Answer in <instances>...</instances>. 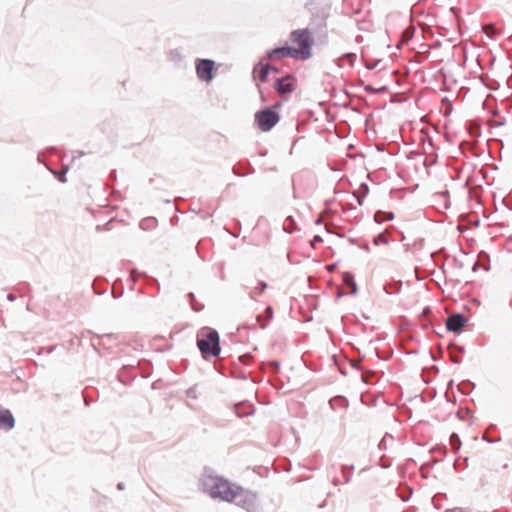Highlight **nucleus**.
Instances as JSON below:
<instances>
[{
	"instance_id": "nucleus-1",
	"label": "nucleus",
	"mask_w": 512,
	"mask_h": 512,
	"mask_svg": "<svg viewBox=\"0 0 512 512\" xmlns=\"http://www.w3.org/2000/svg\"><path fill=\"white\" fill-rule=\"evenodd\" d=\"M201 488L213 499L231 502L236 485L219 476L204 474L201 479Z\"/></svg>"
},
{
	"instance_id": "nucleus-2",
	"label": "nucleus",
	"mask_w": 512,
	"mask_h": 512,
	"mask_svg": "<svg viewBox=\"0 0 512 512\" xmlns=\"http://www.w3.org/2000/svg\"><path fill=\"white\" fill-rule=\"evenodd\" d=\"M197 346L205 359L218 356L221 352L219 333L215 329H203L197 336Z\"/></svg>"
},
{
	"instance_id": "nucleus-3",
	"label": "nucleus",
	"mask_w": 512,
	"mask_h": 512,
	"mask_svg": "<svg viewBox=\"0 0 512 512\" xmlns=\"http://www.w3.org/2000/svg\"><path fill=\"white\" fill-rule=\"evenodd\" d=\"M231 502H234L237 506L248 512H258L260 510L257 494L253 491L245 490L237 485L234 489L233 499H231Z\"/></svg>"
},
{
	"instance_id": "nucleus-4",
	"label": "nucleus",
	"mask_w": 512,
	"mask_h": 512,
	"mask_svg": "<svg viewBox=\"0 0 512 512\" xmlns=\"http://www.w3.org/2000/svg\"><path fill=\"white\" fill-rule=\"evenodd\" d=\"M277 107H280V103H276L272 107H266L255 113L254 121L259 130L268 132L279 122L280 115L274 110V108Z\"/></svg>"
},
{
	"instance_id": "nucleus-5",
	"label": "nucleus",
	"mask_w": 512,
	"mask_h": 512,
	"mask_svg": "<svg viewBox=\"0 0 512 512\" xmlns=\"http://www.w3.org/2000/svg\"><path fill=\"white\" fill-rule=\"evenodd\" d=\"M290 39L298 45L299 49L297 50L301 59L306 60L311 57V48L314 40L307 28L293 30L290 34Z\"/></svg>"
},
{
	"instance_id": "nucleus-6",
	"label": "nucleus",
	"mask_w": 512,
	"mask_h": 512,
	"mask_svg": "<svg viewBox=\"0 0 512 512\" xmlns=\"http://www.w3.org/2000/svg\"><path fill=\"white\" fill-rule=\"evenodd\" d=\"M215 62L211 59H198L196 62V73L198 78L204 82H210L213 79Z\"/></svg>"
},
{
	"instance_id": "nucleus-7",
	"label": "nucleus",
	"mask_w": 512,
	"mask_h": 512,
	"mask_svg": "<svg viewBox=\"0 0 512 512\" xmlns=\"http://www.w3.org/2000/svg\"><path fill=\"white\" fill-rule=\"evenodd\" d=\"M286 57L296 59L299 57V51L294 47L285 45L282 47H276L267 52V58L272 61L280 60Z\"/></svg>"
},
{
	"instance_id": "nucleus-8",
	"label": "nucleus",
	"mask_w": 512,
	"mask_h": 512,
	"mask_svg": "<svg viewBox=\"0 0 512 512\" xmlns=\"http://www.w3.org/2000/svg\"><path fill=\"white\" fill-rule=\"evenodd\" d=\"M467 322L468 319L462 313H453L446 319V329L451 332L460 333Z\"/></svg>"
},
{
	"instance_id": "nucleus-9",
	"label": "nucleus",
	"mask_w": 512,
	"mask_h": 512,
	"mask_svg": "<svg viewBox=\"0 0 512 512\" xmlns=\"http://www.w3.org/2000/svg\"><path fill=\"white\" fill-rule=\"evenodd\" d=\"M293 77L287 74L284 77L277 78L274 83V89L279 95H286L294 91Z\"/></svg>"
},
{
	"instance_id": "nucleus-10",
	"label": "nucleus",
	"mask_w": 512,
	"mask_h": 512,
	"mask_svg": "<svg viewBox=\"0 0 512 512\" xmlns=\"http://www.w3.org/2000/svg\"><path fill=\"white\" fill-rule=\"evenodd\" d=\"M15 427V418L11 411L0 407V430L10 431Z\"/></svg>"
},
{
	"instance_id": "nucleus-11",
	"label": "nucleus",
	"mask_w": 512,
	"mask_h": 512,
	"mask_svg": "<svg viewBox=\"0 0 512 512\" xmlns=\"http://www.w3.org/2000/svg\"><path fill=\"white\" fill-rule=\"evenodd\" d=\"M271 69H272V65L271 64H269V63H266V64L259 63V64H257L253 68V75L255 76V74L258 73V79L261 82H266L267 78H268V75L271 72Z\"/></svg>"
},
{
	"instance_id": "nucleus-12",
	"label": "nucleus",
	"mask_w": 512,
	"mask_h": 512,
	"mask_svg": "<svg viewBox=\"0 0 512 512\" xmlns=\"http://www.w3.org/2000/svg\"><path fill=\"white\" fill-rule=\"evenodd\" d=\"M342 281H343V284L350 289L349 293L350 294H356L357 292V285H356V282L354 280V276L352 273L350 272H345L343 273L342 275Z\"/></svg>"
},
{
	"instance_id": "nucleus-13",
	"label": "nucleus",
	"mask_w": 512,
	"mask_h": 512,
	"mask_svg": "<svg viewBox=\"0 0 512 512\" xmlns=\"http://www.w3.org/2000/svg\"><path fill=\"white\" fill-rule=\"evenodd\" d=\"M138 276H143L146 279L147 284L155 285L157 287V291H160V284L156 278L148 276L146 273H139L137 269H132L130 272V277L133 279V281H136Z\"/></svg>"
},
{
	"instance_id": "nucleus-14",
	"label": "nucleus",
	"mask_w": 512,
	"mask_h": 512,
	"mask_svg": "<svg viewBox=\"0 0 512 512\" xmlns=\"http://www.w3.org/2000/svg\"><path fill=\"white\" fill-rule=\"evenodd\" d=\"M329 405H330L331 409H333V410H338V409L345 410L348 407L349 402L343 396H335L329 401Z\"/></svg>"
},
{
	"instance_id": "nucleus-15",
	"label": "nucleus",
	"mask_w": 512,
	"mask_h": 512,
	"mask_svg": "<svg viewBox=\"0 0 512 512\" xmlns=\"http://www.w3.org/2000/svg\"><path fill=\"white\" fill-rule=\"evenodd\" d=\"M464 351H465V349L463 346L451 344L450 348H449V353H450L452 362H454L455 364H459L461 362V357L459 355L463 354Z\"/></svg>"
},
{
	"instance_id": "nucleus-16",
	"label": "nucleus",
	"mask_w": 512,
	"mask_h": 512,
	"mask_svg": "<svg viewBox=\"0 0 512 512\" xmlns=\"http://www.w3.org/2000/svg\"><path fill=\"white\" fill-rule=\"evenodd\" d=\"M235 412L238 417H246L253 414V406L250 404L240 403L235 406Z\"/></svg>"
},
{
	"instance_id": "nucleus-17",
	"label": "nucleus",
	"mask_w": 512,
	"mask_h": 512,
	"mask_svg": "<svg viewBox=\"0 0 512 512\" xmlns=\"http://www.w3.org/2000/svg\"><path fill=\"white\" fill-rule=\"evenodd\" d=\"M394 218V214L392 212H386V211H377L374 214V220L377 223H383L386 221H390Z\"/></svg>"
},
{
	"instance_id": "nucleus-18",
	"label": "nucleus",
	"mask_w": 512,
	"mask_h": 512,
	"mask_svg": "<svg viewBox=\"0 0 512 512\" xmlns=\"http://www.w3.org/2000/svg\"><path fill=\"white\" fill-rule=\"evenodd\" d=\"M475 388V384L470 380H464L458 385V390L464 395H468Z\"/></svg>"
},
{
	"instance_id": "nucleus-19",
	"label": "nucleus",
	"mask_w": 512,
	"mask_h": 512,
	"mask_svg": "<svg viewBox=\"0 0 512 512\" xmlns=\"http://www.w3.org/2000/svg\"><path fill=\"white\" fill-rule=\"evenodd\" d=\"M356 60V54L355 53H345L340 58L337 59V65L339 67H343V62L347 61L349 65L352 67Z\"/></svg>"
},
{
	"instance_id": "nucleus-20",
	"label": "nucleus",
	"mask_w": 512,
	"mask_h": 512,
	"mask_svg": "<svg viewBox=\"0 0 512 512\" xmlns=\"http://www.w3.org/2000/svg\"><path fill=\"white\" fill-rule=\"evenodd\" d=\"M401 287H402L401 281H394L392 283L386 284L384 286V290L386 291L387 294H393V293L399 292Z\"/></svg>"
},
{
	"instance_id": "nucleus-21",
	"label": "nucleus",
	"mask_w": 512,
	"mask_h": 512,
	"mask_svg": "<svg viewBox=\"0 0 512 512\" xmlns=\"http://www.w3.org/2000/svg\"><path fill=\"white\" fill-rule=\"evenodd\" d=\"M449 442L452 450L456 453L461 447V440L457 433H452L449 437Z\"/></svg>"
},
{
	"instance_id": "nucleus-22",
	"label": "nucleus",
	"mask_w": 512,
	"mask_h": 512,
	"mask_svg": "<svg viewBox=\"0 0 512 512\" xmlns=\"http://www.w3.org/2000/svg\"><path fill=\"white\" fill-rule=\"evenodd\" d=\"M187 297L189 299V303L191 305V308L194 311L199 312V311L204 309V305L197 302L194 293H192V292L188 293Z\"/></svg>"
},
{
	"instance_id": "nucleus-23",
	"label": "nucleus",
	"mask_w": 512,
	"mask_h": 512,
	"mask_svg": "<svg viewBox=\"0 0 512 512\" xmlns=\"http://www.w3.org/2000/svg\"><path fill=\"white\" fill-rule=\"evenodd\" d=\"M353 470H354V466L353 465H351V466L343 465L342 466V474H343L345 483H349L350 482V480H351V472Z\"/></svg>"
},
{
	"instance_id": "nucleus-24",
	"label": "nucleus",
	"mask_w": 512,
	"mask_h": 512,
	"mask_svg": "<svg viewBox=\"0 0 512 512\" xmlns=\"http://www.w3.org/2000/svg\"><path fill=\"white\" fill-rule=\"evenodd\" d=\"M412 489L408 486H405L402 490L399 491L398 496L402 501L406 502L410 499L412 495Z\"/></svg>"
},
{
	"instance_id": "nucleus-25",
	"label": "nucleus",
	"mask_w": 512,
	"mask_h": 512,
	"mask_svg": "<svg viewBox=\"0 0 512 512\" xmlns=\"http://www.w3.org/2000/svg\"><path fill=\"white\" fill-rule=\"evenodd\" d=\"M248 166L250 169L248 172L242 171L241 167L238 165L233 166L232 171L236 176H245L246 174L254 173V171H255L254 168L250 164H248Z\"/></svg>"
},
{
	"instance_id": "nucleus-26",
	"label": "nucleus",
	"mask_w": 512,
	"mask_h": 512,
	"mask_svg": "<svg viewBox=\"0 0 512 512\" xmlns=\"http://www.w3.org/2000/svg\"><path fill=\"white\" fill-rule=\"evenodd\" d=\"M266 288H267V283L265 281H259L258 282V287H257V289L259 290L258 293L250 292L249 293V298L253 299V300L256 299V294L263 293Z\"/></svg>"
},
{
	"instance_id": "nucleus-27",
	"label": "nucleus",
	"mask_w": 512,
	"mask_h": 512,
	"mask_svg": "<svg viewBox=\"0 0 512 512\" xmlns=\"http://www.w3.org/2000/svg\"><path fill=\"white\" fill-rule=\"evenodd\" d=\"M155 222L154 218H145L140 222V228L143 230L149 229L155 225Z\"/></svg>"
},
{
	"instance_id": "nucleus-28",
	"label": "nucleus",
	"mask_w": 512,
	"mask_h": 512,
	"mask_svg": "<svg viewBox=\"0 0 512 512\" xmlns=\"http://www.w3.org/2000/svg\"><path fill=\"white\" fill-rule=\"evenodd\" d=\"M373 243L375 245L388 244L389 240L384 234L380 233L373 238Z\"/></svg>"
},
{
	"instance_id": "nucleus-29",
	"label": "nucleus",
	"mask_w": 512,
	"mask_h": 512,
	"mask_svg": "<svg viewBox=\"0 0 512 512\" xmlns=\"http://www.w3.org/2000/svg\"><path fill=\"white\" fill-rule=\"evenodd\" d=\"M67 171H68V167H63L60 172L52 171V173L58 177L60 182L65 183L66 182L65 174L67 173Z\"/></svg>"
},
{
	"instance_id": "nucleus-30",
	"label": "nucleus",
	"mask_w": 512,
	"mask_h": 512,
	"mask_svg": "<svg viewBox=\"0 0 512 512\" xmlns=\"http://www.w3.org/2000/svg\"><path fill=\"white\" fill-rule=\"evenodd\" d=\"M286 222H289V225H285V226H284V230H285L286 232H288V233H293V231H294V228H293V227H294V225H295V221H294L293 217H292V216H288V217L286 218Z\"/></svg>"
},
{
	"instance_id": "nucleus-31",
	"label": "nucleus",
	"mask_w": 512,
	"mask_h": 512,
	"mask_svg": "<svg viewBox=\"0 0 512 512\" xmlns=\"http://www.w3.org/2000/svg\"><path fill=\"white\" fill-rule=\"evenodd\" d=\"M267 364L274 374H277L279 372V370H280V362L279 361L272 360V361H269Z\"/></svg>"
},
{
	"instance_id": "nucleus-32",
	"label": "nucleus",
	"mask_w": 512,
	"mask_h": 512,
	"mask_svg": "<svg viewBox=\"0 0 512 512\" xmlns=\"http://www.w3.org/2000/svg\"><path fill=\"white\" fill-rule=\"evenodd\" d=\"M123 293H124V290L122 287L116 288V286L114 285L113 291H112L113 298H115V299L120 298V297H122Z\"/></svg>"
},
{
	"instance_id": "nucleus-33",
	"label": "nucleus",
	"mask_w": 512,
	"mask_h": 512,
	"mask_svg": "<svg viewBox=\"0 0 512 512\" xmlns=\"http://www.w3.org/2000/svg\"><path fill=\"white\" fill-rule=\"evenodd\" d=\"M256 320H257V322H259L261 329H265L267 327L268 323L263 315H261V314L257 315Z\"/></svg>"
},
{
	"instance_id": "nucleus-34",
	"label": "nucleus",
	"mask_w": 512,
	"mask_h": 512,
	"mask_svg": "<svg viewBox=\"0 0 512 512\" xmlns=\"http://www.w3.org/2000/svg\"><path fill=\"white\" fill-rule=\"evenodd\" d=\"M186 395L188 398L196 399L197 398V390L196 387H190L186 390Z\"/></svg>"
},
{
	"instance_id": "nucleus-35",
	"label": "nucleus",
	"mask_w": 512,
	"mask_h": 512,
	"mask_svg": "<svg viewBox=\"0 0 512 512\" xmlns=\"http://www.w3.org/2000/svg\"><path fill=\"white\" fill-rule=\"evenodd\" d=\"M273 317V309L271 306H267L265 309V319L267 320V323L272 319Z\"/></svg>"
},
{
	"instance_id": "nucleus-36",
	"label": "nucleus",
	"mask_w": 512,
	"mask_h": 512,
	"mask_svg": "<svg viewBox=\"0 0 512 512\" xmlns=\"http://www.w3.org/2000/svg\"><path fill=\"white\" fill-rule=\"evenodd\" d=\"M251 359H252L251 354H244L239 357L240 362L243 364H248L251 361Z\"/></svg>"
},
{
	"instance_id": "nucleus-37",
	"label": "nucleus",
	"mask_w": 512,
	"mask_h": 512,
	"mask_svg": "<svg viewBox=\"0 0 512 512\" xmlns=\"http://www.w3.org/2000/svg\"><path fill=\"white\" fill-rule=\"evenodd\" d=\"M322 242H323L322 237L320 235H315L313 237V239L311 240V246L313 248H315L317 244L322 243Z\"/></svg>"
},
{
	"instance_id": "nucleus-38",
	"label": "nucleus",
	"mask_w": 512,
	"mask_h": 512,
	"mask_svg": "<svg viewBox=\"0 0 512 512\" xmlns=\"http://www.w3.org/2000/svg\"><path fill=\"white\" fill-rule=\"evenodd\" d=\"M379 62H380V61L378 60V61H376L375 63H371V64H370V63H366L365 65H366V68H367L368 70H372V69H374V68H376V67H377V65H378V63H379Z\"/></svg>"
},
{
	"instance_id": "nucleus-39",
	"label": "nucleus",
	"mask_w": 512,
	"mask_h": 512,
	"mask_svg": "<svg viewBox=\"0 0 512 512\" xmlns=\"http://www.w3.org/2000/svg\"><path fill=\"white\" fill-rule=\"evenodd\" d=\"M360 189L363 191V196H365L369 191L368 185L365 183L361 184Z\"/></svg>"
},
{
	"instance_id": "nucleus-40",
	"label": "nucleus",
	"mask_w": 512,
	"mask_h": 512,
	"mask_svg": "<svg viewBox=\"0 0 512 512\" xmlns=\"http://www.w3.org/2000/svg\"><path fill=\"white\" fill-rule=\"evenodd\" d=\"M364 90L366 92H370V93H375L376 92V89H374L371 85H365L364 86Z\"/></svg>"
},
{
	"instance_id": "nucleus-41",
	"label": "nucleus",
	"mask_w": 512,
	"mask_h": 512,
	"mask_svg": "<svg viewBox=\"0 0 512 512\" xmlns=\"http://www.w3.org/2000/svg\"><path fill=\"white\" fill-rule=\"evenodd\" d=\"M6 298H7L8 301H11V302L16 300V296L14 294H12V293H8L6 295Z\"/></svg>"
},
{
	"instance_id": "nucleus-42",
	"label": "nucleus",
	"mask_w": 512,
	"mask_h": 512,
	"mask_svg": "<svg viewBox=\"0 0 512 512\" xmlns=\"http://www.w3.org/2000/svg\"><path fill=\"white\" fill-rule=\"evenodd\" d=\"M386 448V444H385V437L380 441L379 443V449H385Z\"/></svg>"
},
{
	"instance_id": "nucleus-43",
	"label": "nucleus",
	"mask_w": 512,
	"mask_h": 512,
	"mask_svg": "<svg viewBox=\"0 0 512 512\" xmlns=\"http://www.w3.org/2000/svg\"><path fill=\"white\" fill-rule=\"evenodd\" d=\"M332 484H333L334 486H338V485L340 484L339 479H338L337 477H335V478L332 480Z\"/></svg>"
},
{
	"instance_id": "nucleus-44",
	"label": "nucleus",
	"mask_w": 512,
	"mask_h": 512,
	"mask_svg": "<svg viewBox=\"0 0 512 512\" xmlns=\"http://www.w3.org/2000/svg\"><path fill=\"white\" fill-rule=\"evenodd\" d=\"M117 489H118V490H124V489H125V485H124V483H122V482L118 483V484H117Z\"/></svg>"
},
{
	"instance_id": "nucleus-45",
	"label": "nucleus",
	"mask_w": 512,
	"mask_h": 512,
	"mask_svg": "<svg viewBox=\"0 0 512 512\" xmlns=\"http://www.w3.org/2000/svg\"><path fill=\"white\" fill-rule=\"evenodd\" d=\"M271 71L275 74H278L279 73V68L275 67V66H272V69Z\"/></svg>"
},
{
	"instance_id": "nucleus-46",
	"label": "nucleus",
	"mask_w": 512,
	"mask_h": 512,
	"mask_svg": "<svg viewBox=\"0 0 512 512\" xmlns=\"http://www.w3.org/2000/svg\"><path fill=\"white\" fill-rule=\"evenodd\" d=\"M361 248H362V249H364L365 251H369V250H370V248H369V245H368V244H363V245L361 246Z\"/></svg>"
},
{
	"instance_id": "nucleus-47",
	"label": "nucleus",
	"mask_w": 512,
	"mask_h": 512,
	"mask_svg": "<svg viewBox=\"0 0 512 512\" xmlns=\"http://www.w3.org/2000/svg\"><path fill=\"white\" fill-rule=\"evenodd\" d=\"M94 289H95V292H96L97 294H99V295H102V294L104 293L103 291H101V289H98V290H97L95 287H94Z\"/></svg>"
},
{
	"instance_id": "nucleus-48",
	"label": "nucleus",
	"mask_w": 512,
	"mask_h": 512,
	"mask_svg": "<svg viewBox=\"0 0 512 512\" xmlns=\"http://www.w3.org/2000/svg\"><path fill=\"white\" fill-rule=\"evenodd\" d=\"M94 289H95V292H96L97 294H99V295H102V294L104 293L103 291H101V289H98V290H97L95 287H94Z\"/></svg>"
},
{
	"instance_id": "nucleus-49",
	"label": "nucleus",
	"mask_w": 512,
	"mask_h": 512,
	"mask_svg": "<svg viewBox=\"0 0 512 512\" xmlns=\"http://www.w3.org/2000/svg\"><path fill=\"white\" fill-rule=\"evenodd\" d=\"M429 312H430V308L427 307L426 309L423 310L422 314L425 315Z\"/></svg>"
},
{
	"instance_id": "nucleus-50",
	"label": "nucleus",
	"mask_w": 512,
	"mask_h": 512,
	"mask_svg": "<svg viewBox=\"0 0 512 512\" xmlns=\"http://www.w3.org/2000/svg\"><path fill=\"white\" fill-rule=\"evenodd\" d=\"M357 201H358L359 205H362V203H363V200H362V198H360V197H357Z\"/></svg>"
},
{
	"instance_id": "nucleus-51",
	"label": "nucleus",
	"mask_w": 512,
	"mask_h": 512,
	"mask_svg": "<svg viewBox=\"0 0 512 512\" xmlns=\"http://www.w3.org/2000/svg\"><path fill=\"white\" fill-rule=\"evenodd\" d=\"M316 224H320L321 223V219L318 218L316 221H315Z\"/></svg>"
},
{
	"instance_id": "nucleus-52",
	"label": "nucleus",
	"mask_w": 512,
	"mask_h": 512,
	"mask_svg": "<svg viewBox=\"0 0 512 512\" xmlns=\"http://www.w3.org/2000/svg\"><path fill=\"white\" fill-rule=\"evenodd\" d=\"M90 403V400H88L87 398L85 399V404L88 406Z\"/></svg>"
},
{
	"instance_id": "nucleus-53",
	"label": "nucleus",
	"mask_w": 512,
	"mask_h": 512,
	"mask_svg": "<svg viewBox=\"0 0 512 512\" xmlns=\"http://www.w3.org/2000/svg\"><path fill=\"white\" fill-rule=\"evenodd\" d=\"M486 441H487L488 443H493V442H495V440H491V439H486Z\"/></svg>"
},
{
	"instance_id": "nucleus-54",
	"label": "nucleus",
	"mask_w": 512,
	"mask_h": 512,
	"mask_svg": "<svg viewBox=\"0 0 512 512\" xmlns=\"http://www.w3.org/2000/svg\"><path fill=\"white\" fill-rule=\"evenodd\" d=\"M428 145H429L430 147H433L432 141H429V142H428Z\"/></svg>"
},
{
	"instance_id": "nucleus-55",
	"label": "nucleus",
	"mask_w": 512,
	"mask_h": 512,
	"mask_svg": "<svg viewBox=\"0 0 512 512\" xmlns=\"http://www.w3.org/2000/svg\"><path fill=\"white\" fill-rule=\"evenodd\" d=\"M483 439H484V440L489 439V436L484 435V436H483Z\"/></svg>"
},
{
	"instance_id": "nucleus-56",
	"label": "nucleus",
	"mask_w": 512,
	"mask_h": 512,
	"mask_svg": "<svg viewBox=\"0 0 512 512\" xmlns=\"http://www.w3.org/2000/svg\"><path fill=\"white\" fill-rule=\"evenodd\" d=\"M444 101H447V102L450 104V102H449L448 98H444Z\"/></svg>"
}]
</instances>
